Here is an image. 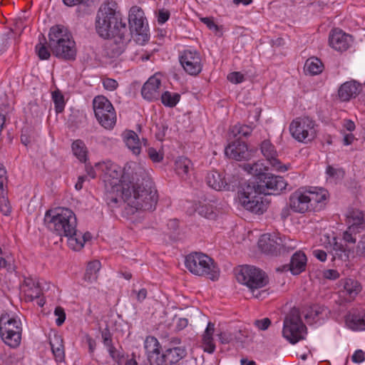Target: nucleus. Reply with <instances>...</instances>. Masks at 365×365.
Segmentation results:
<instances>
[{
	"label": "nucleus",
	"instance_id": "39",
	"mask_svg": "<svg viewBox=\"0 0 365 365\" xmlns=\"http://www.w3.org/2000/svg\"><path fill=\"white\" fill-rule=\"evenodd\" d=\"M160 96L162 103L170 108L175 106L180 99V95L179 93L169 91H165Z\"/></svg>",
	"mask_w": 365,
	"mask_h": 365
},
{
	"label": "nucleus",
	"instance_id": "2",
	"mask_svg": "<svg viewBox=\"0 0 365 365\" xmlns=\"http://www.w3.org/2000/svg\"><path fill=\"white\" fill-rule=\"evenodd\" d=\"M140 177L135 182H131L119 197L121 198L120 206L126 204L125 215H133L140 210L153 211L155 209L158 197L153 182L144 172Z\"/></svg>",
	"mask_w": 365,
	"mask_h": 365
},
{
	"label": "nucleus",
	"instance_id": "25",
	"mask_svg": "<svg viewBox=\"0 0 365 365\" xmlns=\"http://www.w3.org/2000/svg\"><path fill=\"white\" fill-rule=\"evenodd\" d=\"M49 343L55 360L57 362L64 361L65 350L61 336L57 334H53V336L50 335Z\"/></svg>",
	"mask_w": 365,
	"mask_h": 365
},
{
	"label": "nucleus",
	"instance_id": "38",
	"mask_svg": "<svg viewBox=\"0 0 365 365\" xmlns=\"http://www.w3.org/2000/svg\"><path fill=\"white\" fill-rule=\"evenodd\" d=\"M144 347L148 356L160 354V345L157 339L154 336L146 337L144 342Z\"/></svg>",
	"mask_w": 365,
	"mask_h": 365
},
{
	"label": "nucleus",
	"instance_id": "23",
	"mask_svg": "<svg viewBox=\"0 0 365 365\" xmlns=\"http://www.w3.org/2000/svg\"><path fill=\"white\" fill-rule=\"evenodd\" d=\"M361 88V85L356 81H347L340 86L338 95L341 101H347L355 98L360 93Z\"/></svg>",
	"mask_w": 365,
	"mask_h": 365
},
{
	"label": "nucleus",
	"instance_id": "9",
	"mask_svg": "<svg viewBox=\"0 0 365 365\" xmlns=\"http://www.w3.org/2000/svg\"><path fill=\"white\" fill-rule=\"evenodd\" d=\"M307 327L302 321L299 309H292L284 320L283 336L294 344L304 339Z\"/></svg>",
	"mask_w": 365,
	"mask_h": 365
},
{
	"label": "nucleus",
	"instance_id": "47",
	"mask_svg": "<svg viewBox=\"0 0 365 365\" xmlns=\"http://www.w3.org/2000/svg\"><path fill=\"white\" fill-rule=\"evenodd\" d=\"M280 255L294 250L297 247L296 242L286 237H280Z\"/></svg>",
	"mask_w": 365,
	"mask_h": 365
},
{
	"label": "nucleus",
	"instance_id": "37",
	"mask_svg": "<svg viewBox=\"0 0 365 365\" xmlns=\"http://www.w3.org/2000/svg\"><path fill=\"white\" fill-rule=\"evenodd\" d=\"M72 151L81 162L86 161L87 150L85 143L82 140H76L72 143Z\"/></svg>",
	"mask_w": 365,
	"mask_h": 365
},
{
	"label": "nucleus",
	"instance_id": "12",
	"mask_svg": "<svg viewBox=\"0 0 365 365\" xmlns=\"http://www.w3.org/2000/svg\"><path fill=\"white\" fill-rule=\"evenodd\" d=\"M209 187L217 191H234L240 185L239 178L237 176L228 175L215 170L209 172L206 177Z\"/></svg>",
	"mask_w": 365,
	"mask_h": 365
},
{
	"label": "nucleus",
	"instance_id": "27",
	"mask_svg": "<svg viewBox=\"0 0 365 365\" xmlns=\"http://www.w3.org/2000/svg\"><path fill=\"white\" fill-rule=\"evenodd\" d=\"M163 354L168 361L167 363L172 365L183 359L186 356L187 351L183 346H170L165 348Z\"/></svg>",
	"mask_w": 365,
	"mask_h": 365
},
{
	"label": "nucleus",
	"instance_id": "4",
	"mask_svg": "<svg viewBox=\"0 0 365 365\" xmlns=\"http://www.w3.org/2000/svg\"><path fill=\"white\" fill-rule=\"evenodd\" d=\"M96 167L101 170L104 175L105 195L104 199L110 208L120 207V195H122L131 182L121 180V170L120 168L112 163L106 161L98 163Z\"/></svg>",
	"mask_w": 365,
	"mask_h": 365
},
{
	"label": "nucleus",
	"instance_id": "33",
	"mask_svg": "<svg viewBox=\"0 0 365 365\" xmlns=\"http://www.w3.org/2000/svg\"><path fill=\"white\" fill-rule=\"evenodd\" d=\"M243 168L248 173L256 177V179L254 181H260V180H262L261 177L262 175L268 174V173L264 172V170H265V166H264L263 163L259 161L252 164H244Z\"/></svg>",
	"mask_w": 365,
	"mask_h": 365
},
{
	"label": "nucleus",
	"instance_id": "28",
	"mask_svg": "<svg viewBox=\"0 0 365 365\" xmlns=\"http://www.w3.org/2000/svg\"><path fill=\"white\" fill-rule=\"evenodd\" d=\"M91 239L90 232H86L82 234L81 232L75 231V235H72L68 239V245L73 250L78 251L81 250L84 244Z\"/></svg>",
	"mask_w": 365,
	"mask_h": 365
},
{
	"label": "nucleus",
	"instance_id": "62",
	"mask_svg": "<svg viewBox=\"0 0 365 365\" xmlns=\"http://www.w3.org/2000/svg\"><path fill=\"white\" fill-rule=\"evenodd\" d=\"M102 339L104 345L108 348L113 346L111 334L108 329H105L102 331Z\"/></svg>",
	"mask_w": 365,
	"mask_h": 365
},
{
	"label": "nucleus",
	"instance_id": "5",
	"mask_svg": "<svg viewBox=\"0 0 365 365\" xmlns=\"http://www.w3.org/2000/svg\"><path fill=\"white\" fill-rule=\"evenodd\" d=\"M328 192L322 187L300 188L289 197V207L294 212H318L326 205Z\"/></svg>",
	"mask_w": 365,
	"mask_h": 365
},
{
	"label": "nucleus",
	"instance_id": "14",
	"mask_svg": "<svg viewBox=\"0 0 365 365\" xmlns=\"http://www.w3.org/2000/svg\"><path fill=\"white\" fill-rule=\"evenodd\" d=\"M128 22L130 31H135L138 35H142L146 30V19L143 10L133 6L130 8L128 15Z\"/></svg>",
	"mask_w": 365,
	"mask_h": 365
},
{
	"label": "nucleus",
	"instance_id": "35",
	"mask_svg": "<svg viewBox=\"0 0 365 365\" xmlns=\"http://www.w3.org/2000/svg\"><path fill=\"white\" fill-rule=\"evenodd\" d=\"M101 268V262L98 260L90 262L86 267L84 279L88 282H93L98 279V272Z\"/></svg>",
	"mask_w": 365,
	"mask_h": 365
},
{
	"label": "nucleus",
	"instance_id": "21",
	"mask_svg": "<svg viewBox=\"0 0 365 365\" xmlns=\"http://www.w3.org/2000/svg\"><path fill=\"white\" fill-rule=\"evenodd\" d=\"M161 81L156 76H151L141 89L142 96L149 101L158 100L160 96V87Z\"/></svg>",
	"mask_w": 365,
	"mask_h": 365
},
{
	"label": "nucleus",
	"instance_id": "6",
	"mask_svg": "<svg viewBox=\"0 0 365 365\" xmlns=\"http://www.w3.org/2000/svg\"><path fill=\"white\" fill-rule=\"evenodd\" d=\"M44 224L52 232L60 237H66L68 240L72 235H75L77 219L71 210L57 207L46 211Z\"/></svg>",
	"mask_w": 365,
	"mask_h": 365
},
{
	"label": "nucleus",
	"instance_id": "46",
	"mask_svg": "<svg viewBox=\"0 0 365 365\" xmlns=\"http://www.w3.org/2000/svg\"><path fill=\"white\" fill-rule=\"evenodd\" d=\"M32 286L24 291L26 300L31 302L34 299L39 298L41 294V289L38 283L32 282Z\"/></svg>",
	"mask_w": 365,
	"mask_h": 365
},
{
	"label": "nucleus",
	"instance_id": "1",
	"mask_svg": "<svg viewBox=\"0 0 365 365\" xmlns=\"http://www.w3.org/2000/svg\"><path fill=\"white\" fill-rule=\"evenodd\" d=\"M260 181L245 182L238 191V197L242 206L255 214L261 215L268 207L269 202L262 195H277L286 189L284 179L271 173L262 175Z\"/></svg>",
	"mask_w": 365,
	"mask_h": 365
},
{
	"label": "nucleus",
	"instance_id": "40",
	"mask_svg": "<svg viewBox=\"0 0 365 365\" xmlns=\"http://www.w3.org/2000/svg\"><path fill=\"white\" fill-rule=\"evenodd\" d=\"M305 69L312 75H317L322 71L323 64L317 58H310L306 61Z\"/></svg>",
	"mask_w": 365,
	"mask_h": 365
},
{
	"label": "nucleus",
	"instance_id": "10",
	"mask_svg": "<svg viewBox=\"0 0 365 365\" xmlns=\"http://www.w3.org/2000/svg\"><path fill=\"white\" fill-rule=\"evenodd\" d=\"M237 280L246 285L251 292H254L265 287L269 280L265 272L253 266L244 265L240 267L235 272Z\"/></svg>",
	"mask_w": 365,
	"mask_h": 365
},
{
	"label": "nucleus",
	"instance_id": "50",
	"mask_svg": "<svg viewBox=\"0 0 365 365\" xmlns=\"http://www.w3.org/2000/svg\"><path fill=\"white\" fill-rule=\"evenodd\" d=\"M26 109V112L29 113L33 117H38L42 114V110L36 100L30 101Z\"/></svg>",
	"mask_w": 365,
	"mask_h": 365
},
{
	"label": "nucleus",
	"instance_id": "11",
	"mask_svg": "<svg viewBox=\"0 0 365 365\" xmlns=\"http://www.w3.org/2000/svg\"><path fill=\"white\" fill-rule=\"evenodd\" d=\"M315 121L308 116L294 119L289 125L292 136L299 142L307 143L317 137Z\"/></svg>",
	"mask_w": 365,
	"mask_h": 365
},
{
	"label": "nucleus",
	"instance_id": "49",
	"mask_svg": "<svg viewBox=\"0 0 365 365\" xmlns=\"http://www.w3.org/2000/svg\"><path fill=\"white\" fill-rule=\"evenodd\" d=\"M36 52L41 60H47L51 56L50 51L46 46L45 43H42L41 41L36 46Z\"/></svg>",
	"mask_w": 365,
	"mask_h": 365
},
{
	"label": "nucleus",
	"instance_id": "41",
	"mask_svg": "<svg viewBox=\"0 0 365 365\" xmlns=\"http://www.w3.org/2000/svg\"><path fill=\"white\" fill-rule=\"evenodd\" d=\"M252 129L251 125H235L230 128V137L236 138L238 135H240V137H247L251 134Z\"/></svg>",
	"mask_w": 365,
	"mask_h": 365
},
{
	"label": "nucleus",
	"instance_id": "3",
	"mask_svg": "<svg viewBox=\"0 0 365 365\" xmlns=\"http://www.w3.org/2000/svg\"><path fill=\"white\" fill-rule=\"evenodd\" d=\"M97 33L103 38H118L122 43L128 40L130 36L126 23L123 21L122 15L116 10V3L110 2L101 5L96 19Z\"/></svg>",
	"mask_w": 365,
	"mask_h": 365
},
{
	"label": "nucleus",
	"instance_id": "60",
	"mask_svg": "<svg viewBox=\"0 0 365 365\" xmlns=\"http://www.w3.org/2000/svg\"><path fill=\"white\" fill-rule=\"evenodd\" d=\"M271 324V321L268 318H264L260 320H255V325L260 330H266Z\"/></svg>",
	"mask_w": 365,
	"mask_h": 365
},
{
	"label": "nucleus",
	"instance_id": "42",
	"mask_svg": "<svg viewBox=\"0 0 365 365\" xmlns=\"http://www.w3.org/2000/svg\"><path fill=\"white\" fill-rule=\"evenodd\" d=\"M98 123L106 129H111L116 123L115 113H110L103 115L101 118H96Z\"/></svg>",
	"mask_w": 365,
	"mask_h": 365
},
{
	"label": "nucleus",
	"instance_id": "48",
	"mask_svg": "<svg viewBox=\"0 0 365 365\" xmlns=\"http://www.w3.org/2000/svg\"><path fill=\"white\" fill-rule=\"evenodd\" d=\"M200 20L208 27L210 30L214 31L217 35L219 36L222 35V27L217 25L212 18L204 17L201 18Z\"/></svg>",
	"mask_w": 365,
	"mask_h": 365
},
{
	"label": "nucleus",
	"instance_id": "30",
	"mask_svg": "<svg viewBox=\"0 0 365 365\" xmlns=\"http://www.w3.org/2000/svg\"><path fill=\"white\" fill-rule=\"evenodd\" d=\"M349 227H352L359 231V229L364 227L365 223V212L359 210H353L349 212L347 216Z\"/></svg>",
	"mask_w": 365,
	"mask_h": 365
},
{
	"label": "nucleus",
	"instance_id": "43",
	"mask_svg": "<svg viewBox=\"0 0 365 365\" xmlns=\"http://www.w3.org/2000/svg\"><path fill=\"white\" fill-rule=\"evenodd\" d=\"M52 100L54 103L55 110L57 113H62L65 107L64 96L58 90L52 92Z\"/></svg>",
	"mask_w": 365,
	"mask_h": 365
},
{
	"label": "nucleus",
	"instance_id": "45",
	"mask_svg": "<svg viewBox=\"0 0 365 365\" xmlns=\"http://www.w3.org/2000/svg\"><path fill=\"white\" fill-rule=\"evenodd\" d=\"M11 205L7 196V192H0V211L5 215L9 216L11 212Z\"/></svg>",
	"mask_w": 365,
	"mask_h": 365
},
{
	"label": "nucleus",
	"instance_id": "59",
	"mask_svg": "<svg viewBox=\"0 0 365 365\" xmlns=\"http://www.w3.org/2000/svg\"><path fill=\"white\" fill-rule=\"evenodd\" d=\"M103 87L108 91H114L117 88L118 83L113 78H106L103 82Z\"/></svg>",
	"mask_w": 365,
	"mask_h": 365
},
{
	"label": "nucleus",
	"instance_id": "16",
	"mask_svg": "<svg viewBox=\"0 0 365 365\" xmlns=\"http://www.w3.org/2000/svg\"><path fill=\"white\" fill-rule=\"evenodd\" d=\"M280 236L275 234H264L259 241L258 247L262 252L272 255H280Z\"/></svg>",
	"mask_w": 365,
	"mask_h": 365
},
{
	"label": "nucleus",
	"instance_id": "44",
	"mask_svg": "<svg viewBox=\"0 0 365 365\" xmlns=\"http://www.w3.org/2000/svg\"><path fill=\"white\" fill-rule=\"evenodd\" d=\"M195 212H197L200 215L207 218V219H213L215 217V214L214 212V209L212 205L207 204H199L196 205L195 208Z\"/></svg>",
	"mask_w": 365,
	"mask_h": 365
},
{
	"label": "nucleus",
	"instance_id": "63",
	"mask_svg": "<svg viewBox=\"0 0 365 365\" xmlns=\"http://www.w3.org/2000/svg\"><path fill=\"white\" fill-rule=\"evenodd\" d=\"M220 341L223 344H229L233 340L232 334L227 332H220L217 334Z\"/></svg>",
	"mask_w": 365,
	"mask_h": 365
},
{
	"label": "nucleus",
	"instance_id": "8",
	"mask_svg": "<svg viewBox=\"0 0 365 365\" xmlns=\"http://www.w3.org/2000/svg\"><path fill=\"white\" fill-rule=\"evenodd\" d=\"M22 324L16 317L4 313L0 317V336L3 341L12 348L19 346L21 340Z\"/></svg>",
	"mask_w": 365,
	"mask_h": 365
},
{
	"label": "nucleus",
	"instance_id": "51",
	"mask_svg": "<svg viewBox=\"0 0 365 365\" xmlns=\"http://www.w3.org/2000/svg\"><path fill=\"white\" fill-rule=\"evenodd\" d=\"M150 365H170L164 354L160 352L155 356H149Z\"/></svg>",
	"mask_w": 365,
	"mask_h": 365
},
{
	"label": "nucleus",
	"instance_id": "24",
	"mask_svg": "<svg viewBox=\"0 0 365 365\" xmlns=\"http://www.w3.org/2000/svg\"><path fill=\"white\" fill-rule=\"evenodd\" d=\"M93 107L96 118H101L106 113H115V109L110 101L103 96L94 98Z\"/></svg>",
	"mask_w": 365,
	"mask_h": 365
},
{
	"label": "nucleus",
	"instance_id": "54",
	"mask_svg": "<svg viewBox=\"0 0 365 365\" xmlns=\"http://www.w3.org/2000/svg\"><path fill=\"white\" fill-rule=\"evenodd\" d=\"M110 49V52L108 51L107 54L110 58H115L119 56L123 52V47L120 46L118 43H110L109 48Z\"/></svg>",
	"mask_w": 365,
	"mask_h": 365
},
{
	"label": "nucleus",
	"instance_id": "26",
	"mask_svg": "<svg viewBox=\"0 0 365 365\" xmlns=\"http://www.w3.org/2000/svg\"><path fill=\"white\" fill-rule=\"evenodd\" d=\"M215 324L208 322L207 327L202 336V346L204 351L212 354L215 350L213 334L215 332Z\"/></svg>",
	"mask_w": 365,
	"mask_h": 365
},
{
	"label": "nucleus",
	"instance_id": "53",
	"mask_svg": "<svg viewBox=\"0 0 365 365\" xmlns=\"http://www.w3.org/2000/svg\"><path fill=\"white\" fill-rule=\"evenodd\" d=\"M147 153L150 160L154 163H159L163 159V154L158 152L154 148H149L147 150Z\"/></svg>",
	"mask_w": 365,
	"mask_h": 365
},
{
	"label": "nucleus",
	"instance_id": "17",
	"mask_svg": "<svg viewBox=\"0 0 365 365\" xmlns=\"http://www.w3.org/2000/svg\"><path fill=\"white\" fill-rule=\"evenodd\" d=\"M307 264V257L302 252H296L292 257L289 264H284L277 268L279 272L290 271L292 274L297 275L305 270Z\"/></svg>",
	"mask_w": 365,
	"mask_h": 365
},
{
	"label": "nucleus",
	"instance_id": "57",
	"mask_svg": "<svg viewBox=\"0 0 365 365\" xmlns=\"http://www.w3.org/2000/svg\"><path fill=\"white\" fill-rule=\"evenodd\" d=\"M356 255L360 257H365V234L361 236L356 247Z\"/></svg>",
	"mask_w": 365,
	"mask_h": 365
},
{
	"label": "nucleus",
	"instance_id": "58",
	"mask_svg": "<svg viewBox=\"0 0 365 365\" xmlns=\"http://www.w3.org/2000/svg\"><path fill=\"white\" fill-rule=\"evenodd\" d=\"M91 1V0H63V4L69 7L75 6L77 5L89 6Z\"/></svg>",
	"mask_w": 365,
	"mask_h": 365
},
{
	"label": "nucleus",
	"instance_id": "52",
	"mask_svg": "<svg viewBox=\"0 0 365 365\" xmlns=\"http://www.w3.org/2000/svg\"><path fill=\"white\" fill-rule=\"evenodd\" d=\"M359 231L354 230L352 227H349L346 232L344 233L343 239L344 241L349 243H355L356 238V233Z\"/></svg>",
	"mask_w": 365,
	"mask_h": 365
},
{
	"label": "nucleus",
	"instance_id": "34",
	"mask_svg": "<svg viewBox=\"0 0 365 365\" xmlns=\"http://www.w3.org/2000/svg\"><path fill=\"white\" fill-rule=\"evenodd\" d=\"M243 168L248 173L256 177V179L254 181H260V180H262L261 177L262 175L268 174V173L264 172V170H265V166H264L263 163L259 161L252 164H244Z\"/></svg>",
	"mask_w": 365,
	"mask_h": 365
},
{
	"label": "nucleus",
	"instance_id": "15",
	"mask_svg": "<svg viewBox=\"0 0 365 365\" xmlns=\"http://www.w3.org/2000/svg\"><path fill=\"white\" fill-rule=\"evenodd\" d=\"M225 154L229 158L236 160H248L252 157L250 150L245 142L235 140L230 143L225 150Z\"/></svg>",
	"mask_w": 365,
	"mask_h": 365
},
{
	"label": "nucleus",
	"instance_id": "13",
	"mask_svg": "<svg viewBox=\"0 0 365 365\" xmlns=\"http://www.w3.org/2000/svg\"><path fill=\"white\" fill-rule=\"evenodd\" d=\"M180 63L186 73L196 76L202 71L200 55L196 51L185 50L180 55Z\"/></svg>",
	"mask_w": 365,
	"mask_h": 365
},
{
	"label": "nucleus",
	"instance_id": "32",
	"mask_svg": "<svg viewBox=\"0 0 365 365\" xmlns=\"http://www.w3.org/2000/svg\"><path fill=\"white\" fill-rule=\"evenodd\" d=\"M191 166V161L185 157H179L175 163V172L182 178L187 177Z\"/></svg>",
	"mask_w": 365,
	"mask_h": 365
},
{
	"label": "nucleus",
	"instance_id": "19",
	"mask_svg": "<svg viewBox=\"0 0 365 365\" xmlns=\"http://www.w3.org/2000/svg\"><path fill=\"white\" fill-rule=\"evenodd\" d=\"M260 149L262 155L276 170L284 172L287 170V167L284 165H282L281 162L277 158V153L274 146L269 140H264L262 142Z\"/></svg>",
	"mask_w": 365,
	"mask_h": 365
},
{
	"label": "nucleus",
	"instance_id": "22",
	"mask_svg": "<svg viewBox=\"0 0 365 365\" xmlns=\"http://www.w3.org/2000/svg\"><path fill=\"white\" fill-rule=\"evenodd\" d=\"M59 51L57 49L51 50L53 53L58 58L65 60L73 61L75 60L76 56V43L72 37L66 38L63 43L58 44Z\"/></svg>",
	"mask_w": 365,
	"mask_h": 365
},
{
	"label": "nucleus",
	"instance_id": "56",
	"mask_svg": "<svg viewBox=\"0 0 365 365\" xmlns=\"http://www.w3.org/2000/svg\"><path fill=\"white\" fill-rule=\"evenodd\" d=\"M54 314L57 317L56 324L57 326H61L66 319V313L64 309L61 307H56Z\"/></svg>",
	"mask_w": 365,
	"mask_h": 365
},
{
	"label": "nucleus",
	"instance_id": "31",
	"mask_svg": "<svg viewBox=\"0 0 365 365\" xmlns=\"http://www.w3.org/2000/svg\"><path fill=\"white\" fill-rule=\"evenodd\" d=\"M123 138L126 146L133 152V154H140L141 143L138 135L134 131H125L124 133Z\"/></svg>",
	"mask_w": 365,
	"mask_h": 365
},
{
	"label": "nucleus",
	"instance_id": "7",
	"mask_svg": "<svg viewBox=\"0 0 365 365\" xmlns=\"http://www.w3.org/2000/svg\"><path fill=\"white\" fill-rule=\"evenodd\" d=\"M185 267L193 274L206 277L216 281L220 277V269L214 260L201 252H195L185 258Z\"/></svg>",
	"mask_w": 365,
	"mask_h": 365
},
{
	"label": "nucleus",
	"instance_id": "61",
	"mask_svg": "<svg viewBox=\"0 0 365 365\" xmlns=\"http://www.w3.org/2000/svg\"><path fill=\"white\" fill-rule=\"evenodd\" d=\"M323 277L327 279L334 280L339 277V273L336 269H326L323 272Z\"/></svg>",
	"mask_w": 365,
	"mask_h": 365
},
{
	"label": "nucleus",
	"instance_id": "64",
	"mask_svg": "<svg viewBox=\"0 0 365 365\" xmlns=\"http://www.w3.org/2000/svg\"><path fill=\"white\" fill-rule=\"evenodd\" d=\"M170 17V12L168 10L161 9L158 11V21L160 24L165 23Z\"/></svg>",
	"mask_w": 365,
	"mask_h": 365
},
{
	"label": "nucleus",
	"instance_id": "36",
	"mask_svg": "<svg viewBox=\"0 0 365 365\" xmlns=\"http://www.w3.org/2000/svg\"><path fill=\"white\" fill-rule=\"evenodd\" d=\"M344 289L350 298H354L361 290L359 282L352 279H346L344 282Z\"/></svg>",
	"mask_w": 365,
	"mask_h": 365
},
{
	"label": "nucleus",
	"instance_id": "55",
	"mask_svg": "<svg viewBox=\"0 0 365 365\" xmlns=\"http://www.w3.org/2000/svg\"><path fill=\"white\" fill-rule=\"evenodd\" d=\"M227 80L232 83H240L245 81L244 75L238 71H235L227 75Z\"/></svg>",
	"mask_w": 365,
	"mask_h": 365
},
{
	"label": "nucleus",
	"instance_id": "20",
	"mask_svg": "<svg viewBox=\"0 0 365 365\" xmlns=\"http://www.w3.org/2000/svg\"><path fill=\"white\" fill-rule=\"evenodd\" d=\"M351 43V36L341 30L334 29L329 34V43L336 51H346L350 46Z\"/></svg>",
	"mask_w": 365,
	"mask_h": 365
},
{
	"label": "nucleus",
	"instance_id": "29",
	"mask_svg": "<svg viewBox=\"0 0 365 365\" xmlns=\"http://www.w3.org/2000/svg\"><path fill=\"white\" fill-rule=\"evenodd\" d=\"M349 328L354 331L365 330V313H354L349 315L346 319Z\"/></svg>",
	"mask_w": 365,
	"mask_h": 365
},
{
	"label": "nucleus",
	"instance_id": "18",
	"mask_svg": "<svg viewBox=\"0 0 365 365\" xmlns=\"http://www.w3.org/2000/svg\"><path fill=\"white\" fill-rule=\"evenodd\" d=\"M72 37L68 30L61 25H56L50 29L48 34V46L51 50L59 49L58 44L63 43L66 38Z\"/></svg>",
	"mask_w": 365,
	"mask_h": 365
}]
</instances>
